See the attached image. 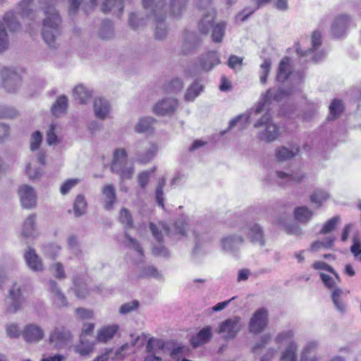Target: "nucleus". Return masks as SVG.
Returning a JSON list of instances; mask_svg holds the SVG:
<instances>
[{
  "mask_svg": "<svg viewBox=\"0 0 361 361\" xmlns=\"http://www.w3.org/2000/svg\"><path fill=\"white\" fill-rule=\"evenodd\" d=\"M216 12L211 8L204 14L203 18L198 23L199 31L204 35H207L212 29V39L216 43L221 42L225 35L226 23L220 22L214 23Z\"/></svg>",
  "mask_w": 361,
  "mask_h": 361,
  "instance_id": "nucleus-1",
  "label": "nucleus"
},
{
  "mask_svg": "<svg viewBox=\"0 0 361 361\" xmlns=\"http://www.w3.org/2000/svg\"><path fill=\"white\" fill-rule=\"evenodd\" d=\"M45 18L43 20L42 37L50 47L53 46L56 35L59 34V26L61 22L58 11L51 6L45 9Z\"/></svg>",
  "mask_w": 361,
  "mask_h": 361,
  "instance_id": "nucleus-2",
  "label": "nucleus"
},
{
  "mask_svg": "<svg viewBox=\"0 0 361 361\" xmlns=\"http://www.w3.org/2000/svg\"><path fill=\"white\" fill-rule=\"evenodd\" d=\"M111 169L123 180L132 178L134 174L133 166H128L127 153L124 149H116L114 151Z\"/></svg>",
  "mask_w": 361,
  "mask_h": 361,
  "instance_id": "nucleus-3",
  "label": "nucleus"
},
{
  "mask_svg": "<svg viewBox=\"0 0 361 361\" xmlns=\"http://www.w3.org/2000/svg\"><path fill=\"white\" fill-rule=\"evenodd\" d=\"M293 332L292 331H286L279 334L276 338L277 343L288 342V346L282 353L281 361H297L298 345L293 341Z\"/></svg>",
  "mask_w": 361,
  "mask_h": 361,
  "instance_id": "nucleus-4",
  "label": "nucleus"
},
{
  "mask_svg": "<svg viewBox=\"0 0 361 361\" xmlns=\"http://www.w3.org/2000/svg\"><path fill=\"white\" fill-rule=\"evenodd\" d=\"M320 279L322 281L324 286L329 289H333L331 298L336 309L343 312L345 310V305L341 300V295L343 290L339 288H336L337 283L340 282L337 281L335 276L332 277L324 273H320Z\"/></svg>",
  "mask_w": 361,
  "mask_h": 361,
  "instance_id": "nucleus-5",
  "label": "nucleus"
},
{
  "mask_svg": "<svg viewBox=\"0 0 361 361\" xmlns=\"http://www.w3.org/2000/svg\"><path fill=\"white\" fill-rule=\"evenodd\" d=\"M3 86L9 93H15L20 85V76L15 68H4L1 71Z\"/></svg>",
  "mask_w": 361,
  "mask_h": 361,
  "instance_id": "nucleus-6",
  "label": "nucleus"
},
{
  "mask_svg": "<svg viewBox=\"0 0 361 361\" xmlns=\"http://www.w3.org/2000/svg\"><path fill=\"white\" fill-rule=\"evenodd\" d=\"M268 312L264 308L258 309L250 319L249 331L253 334H259L263 331L268 325Z\"/></svg>",
  "mask_w": 361,
  "mask_h": 361,
  "instance_id": "nucleus-7",
  "label": "nucleus"
},
{
  "mask_svg": "<svg viewBox=\"0 0 361 361\" xmlns=\"http://www.w3.org/2000/svg\"><path fill=\"white\" fill-rule=\"evenodd\" d=\"M271 114L267 112L255 123V128L265 127L263 136L264 139L267 142L275 140L279 135L278 127L271 121Z\"/></svg>",
  "mask_w": 361,
  "mask_h": 361,
  "instance_id": "nucleus-8",
  "label": "nucleus"
},
{
  "mask_svg": "<svg viewBox=\"0 0 361 361\" xmlns=\"http://www.w3.org/2000/svg\"><path fill=\"white\" fill-rule=\"evenodd\" d=\"M164 343L161 341L149 338L146 346L148 355L145 357L144 361H161L162 359L159 355L164 351Z\"/></svg>",
  "mask_w": 361,
  "mask_h": 361,
  "instance_id": "nucleus-9",
  "label": "nucleus"
},
{
  "mask_svg": "<svg viewBox=\"0 0 361 361\" xmlns=\"http://www.w3.org/2000/svg\"><path fill=\"white\" fill-rule=\"evenodd\" d=\"M240 317H234L225 320L219 326V332L226 333L227 338H234L241 329Z\"/></svg>",
  "mask_w": 361,
  "mask_h": 361,
  "instance_id": "nucleus-10",
  "label": "nucleus"
},
{
  "mask_svg": "<svg viewBox=\"0 0 361 361\" xmlns=\"http://www.w3.org/2000/svg\"><path fill=\"white\" fill-rule=\"evenodd\" d=\"M72 335L64 327L56 328L49 336V342L56 348H61L71 340Z\"/></svg>",
  "mask_w": 361,
  "mask_h": 361,
  "instance_id": "nucleus-11",
  "label": "nucleus"
},
{
  "mask_svg": "<svg viewBox=\"0 0 361 361\" xmlns=\"http://www.w3.org/2000/svg\"><path fill=\"white\" fill-rule=\"evenodd\" d=\"M178 101L173 98L165 99L157 102L153 108L157 115L165 116L172 114L176 109Z\"/></svg>",
  "mask_w": 361,
  "mask_h": 361,
  "instance_id": "nucleus-12",
  "label": "nucleus"
},
{
  "mask_svg": "<svg viewBox=\"0 0 361 361\" xmlns=\"http://www.w3.org/2000/svg\"><path fill=\"white\" fill-rule=\"evenodd\" d=\"M8 299L11 300L8 307L10 313H15L20 309L22 304V286L16 283H13L9 290Z\"/></svg>",
  "mask_w": 361,
  "mask_h": 361,
  "instance_id": "nucleus-13",
  "label": "nucleus"
},
{
  "mask_svg": "<svg viewBox=\"0 0 361 361\" xmlns=\"http://www.w3.org/2000/svg\"><path fill=\"white\" fill-rule=\"evenodd\" d=\"M20 12L10 11L6 12L3 17V24L10 32H15L20 30V18L22 17Z\"/></svg>",
  "mask_w": 361,
  "mask_h": 361,
  "instance_id": "nucleus-14",
  "label": "nucleus"
},
{
  "mask_svg": "<svg viewBox=\"0 0 361 361\" xmlns=\"http://www.w3.org/2000/svg\"><path fill=\"white\" fill-rule=\"evenodd\" d=\"M200 66L204 71H209L220 63L216 51H210L202 55L199 60Z\"/></svg>",
  "mask_w": 361,
  "mask_h": 361,
  "instance_id": "nucleus-15",
  "label": "nucleus"
},
{
  "mask_svg": "<svg viewBox=\"0 0 361 361\" xmlns=\"http://www.w3.org/2000/svg\"><path fill=\"white\" fill-rule=\"evenodd\" d=\"M43 336L44 331L38 326L29 324L24 328V339L27 342H38L42 339Z\"/></svg>",
  "mask_w": 361,
  "mask_h": 361,
  "instance_id": "nucleus-16",
  "label": "nucleus"
},
{
  "mask_svg": "<svg viewBox=\"0 0 361 361\" xmlns=\"http://www.w3.org/2000/svg\"><path fill=\"white\" fill-rule=\"evenodd\" d=\"M119 326L117 324L107 325L97 331V340L99 342L106 343L112 339L118 331Z\"/></svg>",
  "mask_w": 361,
  "mask_h": 361,
  "instance_id": "nucleus-17",
  "label": "nucleus"
},
{
  "mask_svg": "<svg viewBox=\"0 0 361 361\" xmlns=\"http://www.w3.org/2000/svg\"><path fill=\"white\" fill-rule=\"evenodd\" d=\"M291 73L292 67L290 59L289 57L286 56L280 61L276 75V80L283 82L289 78Z\"/></svg>",
  "mask_w": 361,
  "mask_h": 361,
  "instance_id": "nucleus-18",
  "label": "nucleus"
},
{
  "mask_svg": "<svg viewBox=\"0 0 361 361\" xmlns=\"http://www.w3.org/2000/svg\"><path fill=\"white\" fill-rule=\"evenodd\" d=\"M95 116L100 119H104L110 111L109 102L102 98H96L94 102Z\"/></svg>",
  "mask_w": 361,
  "mask_h": 361,
  "instance_id": "nucleus-19",
  "label": "nucleus"
},
{
  "mask_svg": "<svg viewBox=\"0 0 361 361\" xmlns=\"http://www.w3.org/2000/svg\"><path fill=\"white\" fill-rule=\"evenodd\" d=\"M25 258L27 266L32 270L37 271L42 270V260L34 250L29 248L25 255Z\"/></svg>",
  "mask_w": 361,
  "mask_h": 361,
  "instance_id": "nucleus-20",
  "label": "nucleus"
},
{
  "mask_svg": "<svg viewBox=\"0 0 361 361\" xmlns=\"http://www.w3.org/2000/svg\"><path fill=\"white\" fill-rule=\"evenodd\" d=\"M102 193L105 197L104 208L107 210L111 209L114 204L116 202L114 186L111 184L104 185L102 188Z\"/></svg>",
  "mask_w": 361,
  "mask_h": 361,
  "instance_id": "nucleus-21",
  "label": "nucleus"
},
{
  "mask_svg": "<svg viewBox=\"0 0 361 361\" xmlns=\"http://www.w3.org/2000/svg\"><path fill=\"white\" fill-rule=\"evenodd\" d=\"M90 2L94 6L97 4V0H90ZM114 7L118 8V16H120L123 11V0H105L102 6V11L104 13H106L113 10Z\"/></svg>",
  "mask_w": 361,
  "mask_h": 361,
  "instance_id": "nucleus-22",
  "label": "nucleus"
},
{
  "mask_svg": "<svg viewBox=\"0 0 361 361\" xmlns=\"http://www.w3.org/2000/svg\"><path fill=\"white\" fill-rule=\"evenodd\" d=\"M212 336L211 328L206 327L200 330L197 334L192 336L190 339V344L197 348L205 343H207Z\"/></svg>",
  "mask_w": 361,
  "mask_h": 361,
  "instance_id": "nucleus-23",
  "label": "nucleus"
},
{
  "mask_svg": "<svg viewBox=\"0 0 361 361\" xmlns=\"http://www.w3.org/2000/svg\"><path fill=\"white\" fill-rule=\"evenodd\" d=\"M312 216V211L305 206L296 207L294 210V217L299 222L307 223Z\"/></svg>",
  "mask_w": 361,
  "mask_h": 361,
  "instance_id": "nucleus-24",
  "label": "nucleus"
},
{
  "mask_svg": "<svg viewBox=\"0 0 361 361\" xmlns=\"http://www.w3.org/2000/svg\"><path fill=\"white\" fill-rule=\"evenodd\" d=\"M37 204V195L34 189L24 185V207L30 209Z\"/></svg>",
  "mask_w": 361,
  "mask_h": 361,
  "instance_id": "nucleus-25",
  "label": "nucleus"
},
{
  "mask_svg": "<svg viewBox=\"0 0 361 361\" xmlns=\"http://www.w3.org/2000/svg\"><path fill=\"white\" fill-rule=\"evenodd\" d=\"M93 350L94 343L82 337H80V342L75 347V351L82 356L89 355Z\"/></svg>",
  "mask_w": 361,
  "mask_h": 361,
  "instance_id": "nucleus-26",
  "label": "nucleus"
},
{
  "mask_svg": "<svg viewBox=\"0 0 361 361\" xmlns=\"http://www.w3.org/2000/svg\"><path fill=\"white\" fill-rule=\"evenodd\" d=\"M250 238L252 243H259L260 245H264L265 240L262 228L258 225L255 224L250 231Z\"/></svg>",
  "mask_w": 361,
  "mask_h": 361,
  "instance_id": "nucleus-27",
  "label": "nucleus"
},
{
  "mask_svg": "<svg viewBox=\"0 0 361 361\" xmlns=\"http://www.w3.org/2000/svg\"><path fill=\"white\" fill-rule=\"evenodd\" d=\"M68 107V98L66 96H60L51 107L52 114L59 116L66 111Z\"/></svg>",
  "mask_w": 361,
  "mask_h": 361,
  "instance_id": "nucleus-28",
  "label": "nucleus"
},
{
  "mask_svg": "<svg viewBox=\"0 0 361 361\" xmlns=\"http://www.w3.org/2000/svg\"><path fill=\"white\" fill-rule=\"evenodd\" d=\"M50 289L51 293L54 295L55 303L59 307H63L67 305V300L65 295L59 290L56 282L54 281H50Z\"/></svg>",
  "mask_w": 361,
  "mask_h": 361,
  "instance_id": "nucleus-29",
  "label": "nucleus"
},
{
  "mask_svg": "<svg viewBox=\"0 0 361 361\" xmlns=\"http://www.w3.org/2000/svg\"><path fill=\"white\" fill-rule=\"evenodd\" d=\"M73 96L80 104H84L90 99L91 94L83 85H78L74 88Z\"/></svg>",
  "mask_w": 361,
  "mask_h": 361,
  "instance_id": "nucleus-30",
  "label": "nucleus"
},
{
  "mask_svg": "<svg viewBox=\"0 0 361 361\" xmlns=\"http://www.w3.org/2000/svg\"><path fill=\"white\" fill-rule=\"evenodd\" d=\"M37 234L36 215L29 216L24 222V236H34Z\"/></svg>",
  "mask_w": 361,
  "mask_h": 361,
  "instance_id": "nucleus-31",
  "label": "nucleus"
},
{
  "mask_svg": "<svg viewBox=\"0 0 361 361\" xmlns=\"http://www.w3.org/2000/svg\"><path fill=\"white\" fill-rule=\"evenodd\" d=\"M329 197V194L321 189L315 190L310 196L311 202L316 204L318 207H321L324 202L326 201Z\"/></svg>",
  "mask_w": 361,
  "mask_h": 361,
  "instance_id": "nucleus-32",
  "label": "nucleus"
},
{
  "mask_svg": "<svg viewBox=\"0 0 361 361\" xmlns=\"http://www.w3.org/2000/svg\"><path fill=\"white\" fill-rule=\"evenodd\" d=\"M317 346L315 342L309 343L302 350L300 361H319L316 357L311 356Z\"/></svg>",
  "mask_w": 361,
  "mask_h": 361,
  "instance_id": "nucleus-33",
  "label": "nucleus"
},
{
  "mask_svg": "<svg viewBox=\"0 0 361 361\" xmlns=\"http://www.w3.org/2000/svg\"><path fill=\"white\" fill-rule=\"evenodd\" d=\"M203 90V86L197 82H194L187 90L185 94L186 101H193Z\"/></svg>",
  "mask_w": 361,
  "mask_h": 361,
  "instance_id": "nucleus-34",
  "label": "nucleus"
},
{
  "mask_svg": "<svg viewBox=\"0 0 361 361\" xmlns=\"http://www.w3.org/2000/svg\"><path fill=\"white\" fill-rule=\"evenodd\" d=\"M155 122L153 118H144L139 121L135 126V131L137 133H147L152 131V124Z\"/></svg>",
  "mask_w": 361,
  "mask_h": 361,
  "instance_id": "nucleus-35",
  "label": "nucleus"
},
{
  "mask_svg": "<svg viewBox=\"0 0 361 361\" xmlns=\"http://www.w3.org/2000/svg\"><path fill=\"white\" fill-rule=\"evenodd\" d=\"M87 209V202L85 197L82 195H78L73 204L74 214L77 216H80L85 213Z\"/></svg>",
  "mask_w": 361,
  "mask_h": 361,
  "instance_id": "nucleus-36",
  "label": "nucleus"
},
{
  "mask_svg": "<svg viewBox=\"0 0 361 361\" xmlns=\"http://www.w3.org/2000/svg\"><path fill=\"white\" fill-rule=\"evenodd\" d=\"M9 48L8 35L5 26L0 21V54L4 53Z\"/></svg>",
  "mask_w": 361,
  "mask_h": 361,
  "instance_id": "nucleus-37",
  "label": "nucleus"
},
{
  "mask_svg": "<svg viewBox=\"0 0 361 361\" xmlns=\"http://www.w3.org/2000/svg\"><path fill=\"white\" fill-rule=\"evenodd\" d=\"M312 267L315 270H326V271L330 272L331 274H332L333 276L336 277L337 281H338V282L341 281V279L339 274H338V272L336 271H335V269L332 267H331L330 265H329L328 264H326L324 262H320V261L314 262L312 264Z\"/></svg>",
  "mask_w": 361,
  "mask_h": 361,
  "instance_id": "nucleus-38",
  "label": "nucleus"
},
{
  "mask_svg": "<svg viewBox=\"0 0 361 361\" xmlns=\"http://www.w3.org/2000/svg\"><path fill=\"white\" fill-rule=\"evenodd\" d=\"M119 221L126 228H132L133 227V217L130 212L126 208L121 209L119 213Z\"/></svg>",
  "mask_w": 361,
  "mask_h": 361,
  "instance_id": "nucleus-39",
  "label": "nucleus"
},
{
  "mask_svg": "<svg viewBox=\"0 0 361 361\" xmlns=\"http://www.w3.org/2000/svg\"><path fill=\"white\" fill-rule=\"evenodd\" d=\"M166 185V180L161 178L157 185L155 190L156 200L159 205L162 208L164 207V188Z\"/></svg>",
  "mask_w": 361,
  "mask_h": 361,
  "instance_id": "nucleus-40",
  "label": "nucleus"
},
{
  "mask_svg": "<svg viewBox=\"0 0 361 361\" xmlns=\"http://www.w3.org/2000/svg\"><path fill=\"white\" fill-rule=\"evenodd\" d=\"M277 177L280 179H285L286 183H300L305 177V175L296 176L290 173H286L282 171L276 172Z\"/></svg>",
  "mask_w": 361,
  "mask_h": 361,
  "instance_id": "nucleus-41",
  "label": "nucleus"
},
{
  "mask_svg": "<svg viewBox=\"0 0 361 361\" xmlns=\"http://www.w3.org/2000/svg\"><path fill=\"white\" fill-rule=\"evenodd\" d=\"M344 106L342 102L339 99H334L329 106L330 116L331 118H336L343 111Z\"/></svg>",
  "mask_w": 361,
  "mask_h": 361,
  "instance_id": "nucleus-42",
  "label": "nucleus"
},
{
  "mask_svg": "<svg viewBox=\"0 0 361 361\" xmlns=\"http://www.w3.org/2000/svg\"><path fill=\"white\" fill-rule=\"evenodd\" d=\"M42 142V133L37 130L34 132L30 140V149L31 151L35 152L39 149L41 144Z\"/></svg>",
  "mask_w": 361,
  "mask_h": 361,
  "instance_id": "nucleus-43",
  "label": "nucleus"
},
{
  "mask_svg": "<svg viewBox=\"0 0 361 361\" xmlns=\"http://www.w3.org/2000/svg\"><path fill=\"white\" fill-rule=\"evenodd\" d=\"M340 221L338 216H335L329 219L323 226L320 233L322 234H326L334 231Z\"/></svg>",
  "mask_w": 361,
  "mask_h": 361,
  "instance_id": "nucleus-44",
  "label": "nucleus"
},
{
  "mask_svg": "<svg viewBox=\"0 0 361 361\" xmlns=\"http://www.w3.org/2000/svg\"><path fill=\"white\" fill-rule=\"evenodd\" d=\"M334 240V238H329L324 241H315L312 243L310 250L315 252L322 248H330L333 246Z\"/></svg>",
  "mask_w": 361,
  "mask_h": 361,
  "instance_id": "nucleus-45",
  "label": "nucleus"
},
{
  "mask_svg": "<svg viewBox=\"0 0 361 361\" xmlns=\"http://www.w3.org/2000/svg\"><path fill=\"white\" fill-rule=\"evenodd\" d=\"M271 61L270 59H265L264 62L261 64V75H260V82L262 84H265L267 82L270 70H271Z\"/></svg>",
  "mask_w": 361,
  "mask_h": 361,
  "instance_id": "nucleus-46",
  "label": "nucleus"
},
{
  "mask_svg": "<svg viewBox=\"0 0 361 361\" xmlns=\"http://www.w3.org/2000/svg\"><path fill=\"white\" fill-rule=\"evenodd\" d=\"M47 143L49 145H56L59 143V139L56 134V125L52 123L47 133Z\"/></svg>",
  "mask_w": 361,
  "mask_h": 361,
  "instance_id": "nucleus-47",
  "label": "nucleus"
},
{
  "mask_svg": "<svg viewBox=\"0 0 361 361\" xmlns=\"http://www.w3.org/2000/svg\"><path fill=\"white\" fill-rule=\"evenodd\" d=\"M166 6V4L158 2L155 6V8L153 9V13L156 18L157 23H161L165 20L166 14L165 13H163V11Z\"/></svg>",
  "mask_w": 361,
  "mask_h": 361,
  "instance_id": "nucleus-48",
  "label": "nucleus"
},
{
  "mask_svg": "<svg viewBox=\"0 0 361 361\" xmlns=\"http://www.w3.org/2000/svg\"><path fill=\"white\" fill-rule=\"evenodd\" d=\"M295 154V153L284 147L278 149L276 152V157L279 161H285L289 159L294 157Z\"/></svg>",
  "mask_w": 361,
  "mask_h": 361,
  "instance_id": "nucleus-49",
  "label": "nucleus"
},
{
  "mask_svg": "<svg viewBox=\"0 0 361 361\" xmlns=\"http://www.w3.org/2000/svg\"><path fill=\"white\" fill-rule=\"evenodd\" d=\"M80 180L78 178L68 179L61 185L60 192L62 195L67 194L73 188H74Z\"/></svg>",
  "mask_w": 361,
  "mask_h": 361,
  "instance_id": "nucleus-50",
  "label": "nucleus"
},
{
  "mask_svg": "<svg viewBox=\"0 0 361 361\" xmlns=\"http://www.w3.org/2000/svg\"><path fill=\"white\" fill-rule=\"evenodd\" d=\"M183 87V81L180 78L173 79L165 87L166 91L176 92L180 91Z\"/></svg>",
  "mask_w": 361,
  "mask_h": 361,
  "instance_id": "nucleus-51",
  "label": "nucleus"
},
{
  "mask_svg": "<svg viewBox=\"0 0 361 361\" xmlns=\"http://www.w3.org/2000/svg\"><path fill=\"white\" fill-rule=\"evenodd\" d=\"M139 305L140 304L137 300H133L122 305L120 307L119 312L121 314H127L137 310L139 307Z\"/></svg>",
  "mask_w": 361,
  "mask_h": 361,
  "instance_id": "nucleus-52",
  "label": "nucleus"
},
{
  "mask_svg": "<svg viewBox=\"0 0 361 361\" xmlns=\"http://www.w3.org/2000/svg\"><path fill=\"white\" fill-rule=\"evenodd\" d=\"M17 115L16 111L11 107L0 105V118H14Z\"/></svg>",
  "mask_w": 361,
  "mask_h": 361,
  "instance_id": "nucleus-53",
  "label": "nucleus"
},
{
  "mask_svg": "<svg viewBox=\"0 0 361 361\" xmlns=\"http://www.w3.org/2000/svg\"><path fill=\"white\" fill-rule=\"evenodd\" d=\"M76 296L80 299L85 298L89 293L86 287H82L79 281H73ZM85 286H86L85 285Z\"/></svg>",
  "mask_w": 361,
  "mask_h": 361,
  "instance_id": "nucleus-54",
  "label": "nucleus"
},
{
  "mask_svg": "<svg viewBox=\"0 0 361 361\" xmlns=\"http://www.w3.org/2000/svg\"><path fill=\"white\" fill-rule=\"evenodd\" d=\"M6 334L11 338L19 337L20 334L19 326L14 323L8 324L6 326Z\"/></svg>",
  "mask_w": 361,
  "mask_h": 361,
  "instance_id": "nucleus-55",
  "label": "nucleus"
},
{
  "mask_svg": "<svg viewBox=\"0 0 361 361\" xmlns=\"http://www.w3.org/2000/svg\"><path fill=\"white\" fill-rule=\"evenodd\" d=\"M350 21V18L347 15H340L336 18L333 23V27L336 28L340 26L346 27Z\"/></svg>",
  "mask_w": 361,
  "mask_h": 361,
  "instance_id": "nucleus-56",
  "label": "nucleus"
},
{
  "mask_svg": "<svg viewBox=\"0 0 361 361\" xmlns=\"http://www.w3.org/2000/svg\"><path fill=\"white\" fill-rule=\"evenodd\" d=\"M154 169L151 171H142L138 175V183L142 188H145L148 182L150 173H154Z\"/></svg>",
  "mask_w": 361,
  "mask_h": 361,
  "instance_id": "nucleus-57",
  "label": "nucleus"
},
{
  "mask_svg": "<svg viewBox=\"0 0 361 361\" xmlns=\"http://www.w3.org/2000/svg\"><path fill=\"white\" fill-rule=\"evenodd\" d=\"M243 58L238 57L235 55L230 56L228 60V66L232 69H235L237 67H240L243 64Z\"/></svg>",
  "mask_w": 361,
  "mask_h": 361,
  "instance_id": "nucleus-58",
  "label": "nucleus"
},
{
  "mask_svg": "<svg viewBox=\"0 0 361 361\" xmlns=\"http://www.w3.org/2000/svg\"><path fill=\"white\" fill-rule=\"evenodd\" d=\"M157 274V270L154 267L149 266L142 269L141 274L138 276V279L156 276Z\"/></svg>",
  "mask_w": 361,
  "mask_h": 361,
  "instance_id": "nucleus-59",
  "label": "nucleus"
},
{
  "mask_svg": "<svg viewBox=\"0 0 361 361\" xmlns=\"http://www.w3.org/2000/svg\"><path fill=\"white\" fill-rule=\"evenodd\" d=\"M26 173L30 179H36L40 176L41 171L38 168H32L30 164H27Z\"/></svg>",
  "mask_w": 361,
  "mask_h": 361,
  "instance_id": "nucleus-60",
  "label": "nucleus"
},
{
  "mask_svg": "<svg viewBox=\"0 0 361 361\" xmlns=\"http://www.w3.org/2000/svg\"><path fill=\"white\" fill-rule=\"evenodd\" d=\"M322 44V34L315 30L312 34V45L314 49H317Z\"/></svg>",
  "mask_w": 361,
  "mask_h": 361,
  "instance_id": "nucleus-61",
  "label": "nucleus"
},
{
  "mask_svg": "<svg viewBox=\"0 0 361 361\" xmlns=\"http://www.w3.org/2000/svg\"><path fill=\"white\" fill-rule=\"evenodd\" d=\"M75 312L78 318L84 319H90L93 317V312L91 310H85L84 308H77L75 310Z\"/></svg>",
  "mask_w": 361,
  "mask_h": 361,
  "instance_id": "nucleus-62",
  "label": "nucleus"
},
{
  "mask_svg": "<svg viewBox=\"0 0 361 361\" xmlns=\"http://www.w3.org/2000/svg\"><path fill=\"white\" fill-rule=\"evenodd\" d=\"M254 11L255 10H250L248 8H246L237 14L236 20L240 22H243L246 20L248 17L254 13Z\"/></svg>",
  "mask_w": 361,
  "mask_h": 361,
  "instance_id": "nucleus-63",
  "label": "nucleus"
},
{
  "mask_svg": "<svg viewBox=\"0 0 361 361\" xmlns=\"http://www.w3.org/2000/svg\"><path fill=\"white\" fill-rule=\"evenodd\" d=\"M94 329V324L92 323L85 324L82 329L80 337L85 338L87 336L92 335Z\"/></svg>",
  "mask_w": 361,
  "mask_h": 361,
  "instance_id": "nucleus-64",
  "label": "nucleus"
}]
</instances>
